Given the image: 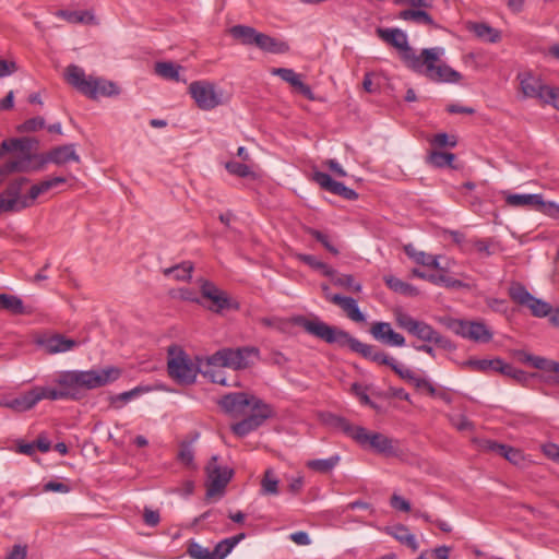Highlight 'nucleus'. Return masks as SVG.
Returning <instances> with one entry per match:
<instances>
[{
	"instance_id": "25",
	"label": "nucleus",
	"mask_w": 559,
	"mask_h": 559,
	"mask_svg": "<svg viewBox=\"0 0 559 559\" xmlns=\"http://www.w3.org/2000/svg\"><path fill=\"white\" fill-rule=\"evenodd\" d=\"M322 419L326 426H329L332 429L342 431L343 433H345L347 437H350L355 441H356V436L358 433L357 430L359 428H362L361 426H354L345 417H342V416H338V415H335L332 413L324 414L322 416Z\"/></svg>"
},
{
	"instance_id": "22",
	"label": "nucleus",
	"mask_w": 559,
	"mask_h": 559,
	"mask_svg": "<svg viewBox=\"0 0 559 559\" xmlns=\"http://www.w3.org/2000/svg\"><path fill=\"white\" fill-rule=\"evenodd\" d=\"M313 181L318 183L323 190L329 191L335 195H340L346 200L353 201L358 198V193L355 190L346 187L342 182L334 180L326 173L314 171Z\"/></svg>"
},
{
	"instance_id": "37",
	"label": "nucleus",
	"mask_w": 559,
	"mask_h": 559,
	"mask_svg": "<svg viewBox=\"0 0 559 559\" xmlns=\"http://www.w3.org/2000/svg\"><path fill=\"white\" fill-rule=\"evenodd\" d=\"M406 254L412 258L416 263L432 269H439L438 257L428 254L424 251H417L412 246L405 247Z\"/></svg>"
},
{
	"instance_id": "60",
	"label": "nucleus",
	"mask_w": 559,
	"mask_h": 559,
	"mask_svg": "<svg viewBox=\"0 0 559 559\" xmlns=\"http://www.w3.org/2000/svg\"><path fill=\"white\" fill-rule=\"evenodd\" d=\"M430 343H433L439 348L449 352H452L456 348V346L448 337L441 335L438 331H436V335L432 336Z\"/></svg>"
},
{
	"instance_id": "59",
	"label": "nucleus",
	"mask_w": 559,
	"mask_h": 559,
	"mask_svg": "<svg viewBox=\"0 0 559 559\" xmlns=\"http://www.w3.org/2000/svg\"><path fill=\"white\" fill-rule=\"evenodd\" d=\"M490 239H471L469 249L474 248L479 253L489 257L492 254V251L490 250Z\"/></svg>"
},
{
	"instance_id": "6",
	"label": "nucleus",
	"mask_w": 559,
	"mask_h": 559,
	"mask_svg": "<svg viewBox=\"0 0 559 559\" xmlns=\"http://www.w3.org/2000/svg\"><path fill=\"white\" fill-rule=\"evenodd\" d=\"M66 78L69 84L75 87L80 93L90 98L102 96H112L119 93L114 82L93 76H86L82 68L71 64L66 70Z\"/></svg>"
},
{
	"instance_id": "15",
	"label": "nucleus",
	"mask_w": 559,
	"mask_h": 559,
	"mask_svg": "<svg viewBox=\"0 0 559 559\" xmlns=\"http://www.w3.org/2000/svg\"><path fill=\"white\" fill-rule=\"evenodd\" d=\"M257 403L258 404H254V408H252L251 415L231 426V431L237 437H246L250 432L261 427L266 419L273 416V409L271 405L266 404L265 402Z\"/></svg>"
},
{
	"instance_id": "38",
	"label": "nucleus",
	"mask_w": 559,
	"mask_h": 559,
	"mask_svg": "<svg viewBox=\"0 0 559 559\" xmlns=\"http://www.w3.org/2000/svg\"><path fill=\"white\" fill-rule=\"evenodd\" d=\"M499 373L512 379L514 382L525 385L532 377L536 374H528L527 372L513 367L511 364L502 361Z\"/></svg>"
},
{
	"instance_id": "44",
	"label": "nucleus",
	"mask_w": 559,
	"mask_h": 559,
	"mask_svg": "<svg viewBox=\"0 0 559 559\" xmlns=\"http://www.w3.org/2000/svg\"><path fill=\"white\" fill-rule=\"evenodd\" d=\"M332 278V282L334 285L343 287L347 290L354 292V293H360L361 292V284L356 282L354 276L350 274H340L335 271V274L333 276H330Z\"/></svg>"
},
{
	"instance_id": "33",
	"label": "nucleus",
	"mask_w": 559,
	"mask_h": 559,
	"mask_svg": "<svg viewBox=\"0 0 559 559\" xmlns=\"http://www.w3.org/2000/svg\"><path fill=\"white\" fill-rule=\"evenodd\" d=\"M0 407L9 408L15 413H25L29 411L27 391L22 392L21 394L13 395H3L0 396Z\"/></svg>"
},
{
	"instance_id": "31",
	"label": "nucleus",
	"mask_w": 559,
	"mask_h": 559,
	"mask_svg": "<svg viewBox=\"0 0 559 559\" xmlns=\"http://www.w3.org/2000/svg\"><path fill=\"white\" fill-rule=\"evenodd\" d=\"M76 345V341L68 338L62 334H55L45 342V347L50 354L64 353L74 348Z\"/></svg>"
},
{
	"instance_id": "36",
	"label": "nucleus",
	"mask_w": 559,
	"mask_h": 559,
	"mask_svg": "<svg viewBox=\"0 0 559 559\" xmlns=\"http://www.w3.org/2000/svg\"><path fill=\"white\" fill-rule=\"evenodd\" d=\"M489 449L515 465L524 460L520 450L506 444L491 441L489 442Z\"/></svg>"
},
{
	"instance_id": "7",
	"label": "nucleus",
	"mask_w": 559,
	"mask_h": 559,
	"mask_svg": "<svg viewBox=\"0 0 559 559\" xmlns=\"http://www.w3.org/2000/svg\"><path fill=\"white\" fill-rule=\"evenodd\" d=\"M260 350L254 346L238 348L225 347L206 358L207 366L223 367L233 370H243L259 359Z\"/></svg>"
},
{
	"instance_id": "12",
	"label": "nucleus",
	"mask_w": 559,
	"mask_h": 559,
	"mask_svg": "<svg viewBox=\"0 0 559 559\" xmlns=\"http://www.w3.org/2000/svg\"><path fill=\"white\" fill-rule=\"evenodd\" d=\"M377 33L382 40L400 50L402 61L412 69L419 55L408 45L407 35L400 28H378Z\"/></svg>"
},
{
	"instance_id": "55",
	"label": "nucleus",
	"mask_w": 559,
	"mask_h": 559,
	"mask_svg": "<svg viewBox=\"0 0 559 559\" xmlns=\"http://www.w3.org/2000/svg\"><path fill=\"white\" fill-rule=\"evenodd\" d=\"M296 92L305 96L309 100L314 99V94L311 87L301 81V75L297 74L289 84Z\"/></svg>"
},
{
	"instance_id": "28",
	"label": "nucleus",
	"mask_w": 559,
	"mask_h": 559,
	"mask_svg": "<svg viewBox=\"0 0 559 559\" xmlns=\"http://www.w3.org/2000/svg\"><path fill=\"white\" fill-rule=\"evenodd\" d=\"M507 203L514 207H532L539 209L545 205L543 195L534 194H509L506 199Z\"/></svg>"
},
{
	"instance_id": "32",
	"label": "nucleus",
	"mask_w": 559,
	"mask_h": 559,
	"mask_svg": "<svg viewBox=\"0 0 559 559\" xmlns=\"http://www.w3.org/2000/svg\"><path fill=\"white\" fill-rule=\"evenodd\" d=\"M230 35L246 46H257V39L260 35L254 27L247 25H235L229 29Z\"/></svg>"
},
{
	"instance_id": "54",
	"label": "nucleus",
	"mask_w": 559,
	"mask_h": 559,
	"mask_svg": "<svg viewBox=\"0 0 559 559\" xmlns=\"http://www.w3.org/2000/svg\"><path fill=\"white\" fill-rule=\"evenodd\" d=\"M413 275L423 280H426L435 285L444 286L447 274L443 273H427L418 269L413 270Z\"/></svg>"
},
{
	"instance_id": "45",
	"label": "nucleus",
	"mask_w": 559,
	"mask_h": 559,
	"mask_svg": "<svg viewBox=\"0 0 559 559\" xmlns=\"http://www.w3.org/2000/svg\"><path fill=\"white\" fill-rule=\"evenodd\" d=\"M297 257H298L299 261L304 262L305 264L309 265L310 267H312L314 270H318V271L322 272V274L325 275V276H333L335 274V270L334 269H332L326 263L318 260L312 254L300 253Z\"/></svg>"
},
{
	"instance_id": "1",
	"label": "nucleus",
	"mask_w": 559,
	"mask_h": 559,
	"mask_svg": "<svg viewBox=\"0 0 559 559\" xmlns=\"http://www.w3.org/2000/svg\"><path fill=\"white\" fill-rule=\"evenodd\" d=\"M296 322L308 334L313 335L328 344L337 345L338 347H347L353 353L360 355L365 359L378 365L389 366L403 380L408 382L415 380L416 376L414 371L402 367L394 358L386 355L377 346L360 342L345 330L330 325L318 318L310 320L299 317Z\"/></svg>"
},
{
	"instance_id": "43",
	"label": "nucleus",
	"mask_w": 559,
	"mask_h": 559,
	"mask_svg": "<svg viewBox=\"0 0 559 559\" xmlns=\"http://www.w3.org/2000/svg\"><path fill=\"white\" fill-rule=\"evenodd\" d=\"M58 16L64 19L69 23H73V24H79V23L90 24L95 19L94 15L88 11L61 10L58 12Z\"/></svg>"
},
{
	"instance_id": "3",
	"label": "nucleus",
	"mask_w": 559,
	"mask_h": 559,
	"mask_svg": "<svg viewBox=\"0 0 559 559\" xmlns=\"http://www.w3.org/2000/svg\"><path fill=\"white\" fill-rule=\"evenodd\" d=\"M121 376L117 367H107L100 370H69L60 372L55 382L59 386H68L74 394V400L80 399L81 390H93L107 385Z\"/></svg>"
},
{
	"instance_id": "50",
	"label": "nucleus",
	"mask_w": 559,
	"mask_h": 559,
	"mask_svg": "<svg viewBox=\"0 0 559 559\" xmlns=\"http://www.w3.org/2000/svg\"><path fill=\"white\" fill-rule=\"evenodd\" d=\"M455 159V155L450 152L433 151L428 156V162L436 167H452V162Z\"/></svg>"
},
{
	"instance_id": "8",
	"label": "nucleus",
	"mask_w": 559,
	"mask_h": 559,
	"mask_svg": "<svg viewBox=\"0 0 559 559\" xmlns=\"http://www.w3.org/2000/svg\"><path fill=\"white\" fill-rule=\"evenodd\" d=\"M167 371L169 377L178 384L189 385L194 383L201 369L181 348L170 346L168 348Z\"/></svg>"
},
{
	"instance_id": "2",
	"label": "nucleus",
	"mask_w": 559,
	"mask_h": 559,
	"mask_svg": "<svg viewBox=\"0 0 559 559\" xmlns=\"http://www.w3.org/2000/svg\"><path fill=\"white\" fill-rule=\"evenodd\" d=\"M28 182L25 177L9 182L7 188L0 193V214L4 212H17L23 209L29 207L34 204L35 200L50 189L66 182L64 177H53L46 179L32 186L28 194L21 195L24 185Z\"/></svg>"
},
{
	"instance_id": "21",
	"label": "nucleus",
	"mask_w": 559,
	"mask_h": 559,
	"mask_svg": "<svg viewBox=\"0 0 559 559\" xmlns=\"http://www.w3.org/2000/svg\"><path fill=\"white\" fill-rule=\"evenodd\" d=\"M257 402L263 401L245 392H234L222 396L218 404L228 414H239L242 413L247 406L254 408V404H258Z\"/></svg>"
},
{
	"instance_id": "29",
	"label": "nucleus",
	"mask_w": 559,
	"mask_h": 559,
	"mask_svg": "<svg viewBox=\"0 0 559 559\" xmlns=\"http://www.w3.org/2000/svg\"><path fill=\"white\" fill-rule=\"evenodd\" d=\"M200 433L193 432L190 439H185L179 444V452L177 454L178 461L189 468H194V449L193 443L199 439Z\"/></svg>"
},
{
	"instance_id": "10",
	"label": "nucleus",
	"mask_w": 559,
	"mask_h": 559,
	"mask_svg": "<svg viewBox=\"0 0 559 559\" xmlns=\"http://www.w3.org/2000/svg\"><path fill=\"white\" fill-rule=\"evenodd\" d=\"M442 323L456 335L476 343H488L493 336L491 330L481 321L444 318Z\"/></svg>"
},
{
	"instance_id": "47",
	"label": "nucleus",
	"mask_w": 559,
	"mask_h": 559,
	"mask_svg": "<svg viewBox=\"0 0 559 559\" xmlns=\"http://www.w3.org/2000/svg\"><path fill=\"white\" fill-rule=\"evenodd\" d=\"M145 389L136 386L130 391H126L116 395L110 396V405L115 408H121L123 405L129 403L134 397L139 396L140 393L144 392Z\"/></svg>"
},
{
	"instance_id": "63",
	"label": "nucleus",
	"mask_w": 559,
	"mask_h": 559,
	"mask_svg": "<svg viewBox=\"0 0 559 559\" xmlns=\"http://www.w3.org/2000/svg\"><path fill=\"white\" fill-rule=\"evenodd\" d=\"M390 503L393 509L399 511L408 512L411 510V503L396 493L391 497Z\"/></svg>"
},
{
	"instance_id": "5",
	"label": "nucleus",
	"mask_w": 559,
	"mask_h": 559,
	"mask_svg": "<svg viewBox=\"0 0 559 559\" xmlns=\"http://www.w3.org/2000/svg\"><path fill=\"white\" fill-rule=\"evenodd\" d=\"M38 141L34 138H13L2 141L0 144V158L8 152H20L23 157L20 160H9L0 167V176H7L15 171H29L33 166H29L35 154H32L37 148Z\"/></svg>"
},
{
	"instance_id": "14",
	"label": "nucleus",
	"mask_w": 559,
	"mask_h": 559,
	"mask_svg": "<svg viewBox=\"0 0 559 559\" xmlns=\"http://www.w3.org/2000/svg\"><path fill=\"white\" fill-rule=\"evenodd\" d=\"M189 93L202 110H212L223 103L222 92L216 91L215 84L209 81L190 83Z\"/></svg>"
},
{
	"instance_id": "17",
	"label": "nucleus",
	"mask_w": 559,
	"mask_h": 559,
	"mask_svg": "<svg viewBox=\"0 0 559 559\" xmlns=\"http://www.w3.org/2000/svg\"><path fill=\"white\" fill-rule=\"evenodd\" d=\"M36 164L33 165V170H41L48 163L56 165H64L69 162L80 163V156L76 154L73 144H66L53 147L46 154L34 155Z\"/></svg>"
},
{
	"instance_id": "13",
	"label": "nucleus",
	"mask_w": 559,
	"mask_h": 559,
	"mask_svg": "<svg viewBox=\"0 0 559 559\" xmlns=\"http://www.w3.org/2000/svg\"><path fill=\"white\" fill-rule=\"evenodd\" d=\"M217 461L218 456L213 455L205 466V473L207 476V497L222 495L234 475V471L231 468L218 465Z\"/></svg>"
},
{
	"instance_id": "57",
	"label": "nucleus",
	"mask_w": 559,
	"mask_h": 559,
	"mask_svg": "<svg viewBox=\"0 0 559 559\" xmlns=\"http://www.w3.org/2000/svg\"><path fill=\"white\" fill-rule=\"evenodd\" d=\"M188 554L193 559H211L212 552L198 543H191L188 547Z\"/></svg>"
},
{
	"instance_id": "42",
	"label": "nucleus",
	"mask_w": 559,
	"mask_h": 559,
	"mask_svg": "<svg viewBox=\"0 0 559 559\" xmlns=\"http://www.w3.org/2000/svg\"><path fill=\"white\" fill-rule=\"evenodd\" d=\"M193 265L191 262L186 261L171 267L164 270V274L177 281H187L191 277Z\"/></svg>"
},
{
	"instance_id": "24",
	"label": "nucleus",
	"mask_w": 559,
	"mask_h": 559,
	"mask_svg": "<svg viewBox=\"0 0 559 559\" xmlns=\"http://www.w3.org/2000/svg\"><path fill=\"white\" fill-rule=\"evenodd\" d=\"M329 300L338 306L352 321L360 323L366 320L354 298L334 294L329 297Z\"/></svg>"
},
{
	"instance_id": "16",
	"label": "nucleus",
	"mask_w": 559,
	"mask_h": 559,
	"mask_svg": "<svg viewBox=\"0 0 559 559\" xmlns=\"http://www.w3.org/2000/svg\"><path fill=\"white\" fill-rule=\"evenodd\" d=\"M396 324L416 338L430 343L436 330L428 323L414 319L408 313L397 310L394 312Z\"/></svg>"
},
{
	"instance_id": "40",
	"label": "nucleus",
	"mask_w": 559,
	"mask_h": 559,
	"mask_svg": "<svg viewBox=\"0 0 559 559\" xmlns=\"http://www.w3.org/2000/svg\"><path fill=\"white\" fill-rule=\"evenodd\" d=\"M474 34L488 43H497L500 40V32L486 23H475L471 28Z\"/></svg>"
},
{
	"instance_id": "56",
	"label": "nucleus",
	"mask_w": 559,
	"mask_h": 559,
	"mask_svg": "<svg viewBox=\"0 0 559 559\" xmlns=\"http://www.w3.org/2000/svg\"><path fill=\"white\" fill-rule=\"evenodd\" d=\"M45 127V120L41 117H34L31 119H27L22 124L17 127V130L20 132H35L37 130H40Z\"/></svg>"
},
{
	"instance_id": "18",
	"label": "nucleus",
	"mask_w": 559,
	"mask_h": 559,
	"mask_svg": "<svg viewBox=\"0 0 559 559\" xmlns=\"http://www.w3.org/2000/svg\"><path fill=\"white\" fill-rule=\"evenodd\" d=\"M356 442L361 447H370L378 453L392 455L395 453L393 440L380 432H370L366 428L357 430Z\"/></svg>"
},
{
	"instance_id": "9",
	"label": "nucleus",
	"mask_w": 559,
	"mask_h": 559,
	"mask_svg": "<svg viewBox=\"0 0 559 559\" xmlns=\"http://www.w3.org/2000/svg\"><path fill=\"white\" fill-rule=\"evenodd\" d=\"M519 79L521 90L526 97L537 98L559 110V87L546 85L531 73H522Z\"/></svg>"
},
{
	"instance_id": "61",
	"label": "nucleus",
	"mask_w": 559,
	"mask_h": 559,
	"mask_svg": "<svg viewBox=\"0 0 559 559\" xmlns=\"http://www.w3.org/2000/svg\"><path fill=\"white\" fill-rule=\"evenodd\" d=\"M271 74L281 78L283 81L290 84L298 73L288 68H273L271 69Z\"/></svg>"
},
{
	"instance_id": "52",
	"label": "nucleus",
	"mask_w": 559,
	"mask_h": 559,
	"mask_svg": "<svg viewBox=\"0 0 559 559\" xmlns=\"http://www.w3.org/2000/svg\"><path fill=\"white\" fill-rule=\"evenodd\" d=\"M225 168L229 174L237 176L239 178H247V177L253 175L252 170L250 169V167L248 165H246L243 163H239V162H234V160L227 162L225 164Z\"/></svg>"
},
{
	"instance_id": "62",
	"label": "nucleus",
	"mask_w": 559,
	"mask_h": 559,
	"mask_svg": "<svg viewBox=\"0 0 559 559\" xmlns=\"http://www.w3.org/2000/svg\"><path fill=\"white\" fill-rule=\"evenodd\" d=\"M449 235L453 242H455L464 251L469 250L471 239L466 240L465 235L457 230H450Z\"/></svg>"
},
{
	"instance_id": "20",
	"label": "nucleus",
	"mask_w": 559,
	"mask_h": 559,
	"mask_svg": "<svg viewBox=\"0 0 559 559\" xmlns=\"http://www.w3.org/2000/svg\"><path fill=\"white\" fill-rule=\"evenodd\" d=\"M198 283L202 298L211 301V305L207 307L211 311L219 313L224 309L230 308L228 295L219 289L213 282L200 278Z\"/></svg>"
},
{
	"instance_id": "30",
	"label": "nucleus",
	"mask_w": 559,
	"mask_h": 559,
	"mask_svg": "<svg viewBox=\"0 0 559 559\" xmlns=\"http://www.w3.org/2000/svg\"><path fill=\"white\" fill-rule=\"evenodd\" d=\"M501 358H493V359H468L463 362L464 368H469L473 371L488 373L490 371L499 372L501 365H502Z\"/></svg>"
},
{
	"instance_id": "64",
	"label": "nucleus",
	"mask_w": 559,
	"mask_h": 559,
	"mask_svg": "<svg viewBox=\"0 0 559 559\" xmlns=\"http://www.w3.org/2000/svg\"><path fill=\"white\" fill-rule=\"evenodd\" d=\"M543 453L550 460L559 463V445L546 443L543 445Z\"/></svg>"
},
{
	"instance_id": "19",
	"label": "nucleus",
	"mask_w": 559,
	"mask_h": 559,
	"mask_svg": "<svg viewBox=\"0 0 559 559\" xmlns=\"http://www.w3.org/2000/svg\"><path fill=\"white\" fill-rule=\"evenodd\" d=\"M27 397L31 411L43 400H74V394L68 386H60V389H56L51 386L35 385L27 390Z\"/></svg>"
},
{
	"instance_id": "35",
	"label": "nucleus",
	"mask_w": 559,
	"mask_h": 559,
	"mask_svg": "<svg viewBox=\"0 0 559 559\" xmlns=\"http://www.w3.org/2000/svg\"><path fill=\"white\" fill-rule=\"evenodd\" d=\"M246 538L245 533H239L235 536L225 538L216 544L214 550L212 551L211 559H224L226 558L235 546H237L242 539Z\"/></svg>"
},
{
	"instance_id": "51",
	"label": "nucleus",
	"mask_w": 559,
	"mask_h": 559,
	"mask_svg": "<svg viewBox=\"0 0 559 559\" xmlns=\"http://www.w3.org/2000/svg\"><path fill=\"white\" fill-rule=\"evenodd\" d=\"M306 231L308 235L319 241L333 255H337L340 253L338 249L331 242L326 234L311 227H308Z\"/></svg>"
},
{
	"instance_id": "53",
	"label": "nucleus",
	"mask_w": 559,
	"mask_h": 559,
	"mask_svg": "<svg viewBox=\"0 0 559 559\" xmlns=\"http://www.w3.org/2000/svg\"><path fill=\"white\" fill-rule=\"evenodd\" d=\"M350 391L358 397L359 402L362 405H367L373 409H378V406L374 402H372L367 394L366 388H364L361 384L355 382L352 384Z\"/></svg>"
},
{
	"instance_id": "26",
	"label": "nucleus",
	"mask_w": 559,
	"mask_h": 559,
	"mask_svg": "<svg viewBox=\"0 0 559 559\" xmlns=\"http://www.w3.org/2000/svg\"><path fill=\"white\" fill-rule=\"evenodd\" d=\"M257 39V46L264 52L274 55H284L289 51V45L278 38L272 37L267 34L260 33Z\"/></svg>"
},
{
	"instance_id": "46",
	"label": "nucleus",
	"mask_w": 559,
	"mask_h": 559,
	"mask_svg": "<svg viewBox=\"0 0 559 559\" xmlns=\"http://www.w3.org/2000/svg\"><path fill=\"white\" fill-rule=\"evenodd\" d=\"M340 462L338 455H333L328 459H318L308 462V467L320 473L331 472Z\"/></svg>"
},
{
	"instance_id": "34",
	"label": "nucleus",
	"mask_w": 559,
	"mask_h": 559,
	"mask_svg": "<svg viewBox=\"0 0 559 559\" xmlns=\"http://www.w3.org/2000/svg\"><path fill=\"white\" fill-rule=\"evenodd\" d=\"M385 532L401 544L409 547L412 550L416 551L418 549V543L415 535H413L405 525L399 524L392 527H386Z\"/></svg>"
},
{
	"instance_id": "41",
	"label": "nucleus",
	"mask_w": 559,
	"mask_h": 559,
	"mask_svg": "<svg viewBox=\"0 0 559 559\" xmlns=\"http://www.w3.org/2000/svg\"><path fill=\"white\" fill-rule=\"evenodd\" d=\"M383 280L385 285L395 293H400L406 296H413L417 294V289L414 286L401 281L393 275H385Z\"/></svg>"
},
{
	"instance_id": "48",
	"label": "nucleus",
	"mask_w": 559,
	"mask_h": 559,
	"mask_svg": "<svg viewBox=\"0 0 559 559\" xmlns=\"http://www.w3.org/2000/svg\"><path fill=\"white\" fill-rule=\"evenodd\" d=\"M179 66L168 61L157 62L155 64V72L159 76L168 80L179 81Z\"/></svg>"
},
{
	"instance_id": "27",
	"label": "nucleus",
	"mask_w": 559,
	"mask_h": 559,
	"mask_svg": "<svg viewBox=\"0 0 559 559\" xmlns=\"http://www.w3.org/2000/svg\"><path fill=\"white\" fill-rule=\"evenodd\" d=\"M0 310H5L14 316L32 313V309L25 306L20 297L9 294H0Z\"/></svg>"
},
{
	"instance_id": "58",
	"label": "nucleus",
	"mask_w": 559,
	"mask_h": 559,
	"mask_svg": "<svg viewBox=\"0 0 559 559\" xmlns=\"http://www.w3.org/2000/svg\"><path fill=\"white\" fill-rule=\"evenodd\" d=\"M456 143L457 142H456L455 136H453V135L450 136L447 133H437L431 141L432 145H436L439 147H445V146L454 147L456 145Z\"/></svg>"
},
{
	"instance_id": "11",
	"label": "nucleus",
	"mask_w": 559,
	"mask_h": 559,
	"mask_svg": "<svg viewBox=\"0 0 559 559\" xmlns=\"http://www.w3.org/2000/svg\"><path fill=\"white\" fill-rule=\"evenodd\" d=\"M508 294L516 305L528 308L534 317L544 318L554 312L547 301L534 297L521 283H512Z\"/></svg>"
},
{
	"instance_id": "39",
	"label": "nucleus",
	"mask_w": 559,
	"mask_h": 559,
	"mask_svg": "<svg viewBox=\"0 0 559 559\" xmlns=\"http://www.w3.org/2000/svg\"><path fill=\"white\" fill-rule=\"evenodd\" d=\"M399 19L404 21H411L416 24L432 25V17L423 10L407 9L399 13Z\"/></svg>"
},
{
	"instance_id": "4",
	"label": "nucleus",
	"mask_w": 559,
	"mask_h": 559,
	"mask_svg": "<svg viewBox=\"0 0 559 559\" xmlns=\"http://www.w3.org/2000/svg\"><path fill=\"white\" fill-rule=\"evenodd\" d=\"M444 53L441 47L425 48L411 70L436 83H457L462 74L440 61Z\"/></svg>"
},
{
	"instance_id": "49",
	"label": "nucleus",
	"mask_w": 559,
	"mask_h": 559,
	"mask_svg": "<svg viewBox=\"0 0 559 559\" xmlns=\"http://www.w3.org/2000/svg\"><path fill=\"white\" fill-rule=\"evenodd\" d=\"M261 491L263 495L278 493V479L272 469H266L261 480Z\"/></svg>"
},
{
	"instance_id": "23",
	"label": "nucleus",
	"mask_w": 559,
	"mask_h": 559,
	"mask_svg": "<svg viewBox=\"0 0 559 559\" xmlns=\"http://www.w3.org/2000/svg\"><path fill=\"white\" fill-rule=\"evenodd\" d=\"M370 334L374 340L384 345L402 347L405 345V337L395 332L388 322H374L370 328Z\"/></svg>"
}]
</instances>
